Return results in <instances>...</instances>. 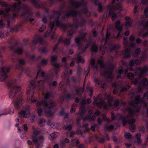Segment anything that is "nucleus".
<instances>
[{
	"label": "nucleus",
	"mask_w": 148,
	"mask_h": 148,
	"mask_svg": "<svg viewBox=\"0 0 148 148\" xmlns=\"http://www.w3.org/2000/svg\"><path fill=\"white\" fill-rule=\"evenodd\" d=\"M61 12L60 11H55L54 12L53 15L49 16V18L51 19L53 18H56V19L53 22H51L49 24L50 27L48 29L46 34L45 35V36H47V34L48 35L51 33L53 28L54 27V22L56 23V26H60L62 27L64 30H65L66 29L67 27H69L70 28L74 27L76 29L78 27L79 25L82 26L86 22V20L85 19L82 18L79 24L78 20L75 18L74 20V23L73 25H71L70 23H68L67 25H66L64 24H63L59 21V18Z\"/></svg>",
	"instance_id": "1"
},
{
	"label": "nucleus",
	"mask_w": 148,
	"mask_h": 148,
	"mask_svg": "<svg viewBox=\"0 0 148 148\" xmlns=\"http://www.w3.org/2000/svg\"><path fill=\"white\" fill-rule=\"evenodd\" d=\"M141 101L140 97L138 96H136L135 97L134 102H132V103L133 107L128 108V115L123 119L122 123L124 126H125L127 122L129 124L131 125L129 127V128L132 132L135 131L134 129L136 128V125L134 124L135 120L133 118L137 116V114L139 113L140 109V107L136 108L134 106L135 104L138 105Z\"/></svg>",
	"instance_id": "2"
},
{
	"label": "nucleus",
	"mask_w": 148,
	"mask_h": 148,
	"mask_svg": "<svg viewBox=\"0 0 148 148\" xmlns=\"http://www.w3.org/2000/svg\"><path fill=\"white\" fill-rule=\"evenodd\" d=\"M50 95V94L48 92H46L44 96V99L40 101H38L37 103V106H42L44 108L45 115L48 117H51L53 116L54 113L51 111L52 108L55 107L56 105L53 101L49 100L48 101H47Z\"/></svg>",
	"instance_id": "3"
},
{
	"label": "nucleus",
	"mask_w": 148,
	"mask_h": 148,
	"mask_svg": "<svg viewBox=\"0 0 148 148\" xmlns=\"http://www.w3.org/2000/svg\"><path fill=\"white\" fill-rule=\"evenodd\" d=\"M15 81H14L8 84V86L11 88V90L9 93V97L11 99L14 97L17 92L21 90L20 86H18L15 84Z\"/></svg>",
	"instance_id": "4"
},
{
	"label": "nucleus",
	"mask_w": 148,
	"mask_h": 148,
	"mask_svg": "<svg viewBox=\"0 0 148 148\" xmlns=\"http://www.w3.org/2000/svg\"><path fill=\"white\" fill-rule=\"evenodd\" d=\"M13 41V38H10L9 41L10 45L9 47L10 50L13 53H16L19 55H21L23 52L22 46L18 47L16 48V45L18 43L16 42H15L13 45H12L11 44Z\"/></svg>",
	"instance_id": "5"
},
{
	"label": "nucleus",
	"mask_w": 148,
	"mask_h": 148,
	"mask_svg": "<svg viewBox=\"0 0 148 148\" xmlns=\"http://www.w3.org/2000/svg\"><path fill=\"white\" fill-rule=\"evenodd\" d=\"M148 72V69L147 67H144L142 69L141 68L138 69L135 73V75L138 76V77L136 78L133 82L135 85L137 84L139 82V80L141 79L140 78L143 75Z\"/></svg>",
	"instance_id": "6"
},
{
	"label": "nucleus",
	"mask_w": 148,
	"mask_h": 148,
	"mask_svg": "<svg viewBox=\"0 0 148 148\" xmlns=\"http://www.w3.org/2000/svg\"><path fill=\"white\" fill-rule=\"evenodd\" d=\"M22 8L23 9V11L21 15V17L27 18V17L31 16L33 15V13L27 4H23Z\"/></svg>",
	"instance_id": "7"
},
{
	"label": "nucleus",
	"mask_w": 148,
	"mask_h": 148,
	"mask_svg": "<svg viewBox=\"0 0 148 148\" xmlns=\"http://www.w3.org/2000/svg\"><path fill=\"white\" fill-rule=\"evenodd\" d=\"M114 67L110 65L106 68L104 72V75L106 78L112 79V73L113 72Z\"/></svg>",
	"instance_id": "8"
},
{
	"label": "nucleus",
	"mask_w": 148,
	"mask_h": 148,
	"mask_svg": "<svg viewBox=\"0 0 148 148\" xmlns=\"http://www.w3.org/2000/svg\"><path fill=\"white\" fill-rule=\"evenodd\" d=\"M8 67H1L0 71V81H4L7 77V74L9 71Z\"/></svg>",
	"instance_id": "9"
},
{
	"label": "nucleus",
	"mask_w": 148,
	"mask_h": 148,
	"mask_svg": "<svg viewBox=\"0 0 148 148\" xmlns=\"http://www.w3.org/2000/svg\"><path fill=\"white\" fill-rule=\"evenodd\" d=\"M127 39L128 38L127 37H124L123 39L124 47L126 48L125 50V53L124 54V57L125 58H130L131 56V50L130 49L127 48L128 46Z\"/></svg>",
	"instance_id": "10"
},
{
	"label": "nucleus",
	"mask_w": 148,
	"mask_h": 148,
	"mask_svg": "<svg viewBox=\"0 0 148 148\" xmlns=\"http://www.w3.org/2000/svg\"><path fill=\"white\" fill-rule=\"evenodd\" d=\"M39 132L37 130H34L33 132V135L32 137V141L36 142V140H42L44 141L45 138L43 136H38L39 134Z\"/></svg>",
	"instance_id": "11"
},
{
	"label": "nucleus",
	"mask_w": 148,
	"mask_h": 148,
	"mask_svg": "<svg viewBox=\"0 0 148 148\" xmlns=\"http://www.w3.org/2000/svg\"><path fill=\"white\" fill-rule=\"evenodd\" d=\"M87 34L86 32L85 33H80V36L79 37L76 38H75V42L77 44L78 46L79 47V50H80L81 49L80 46H81V44L80 41L82 40H83L84 39L85 37Z\"/></svg>",
	"instance_id": "12"
},
{
	"label": "nucleus",
	"mask_w": 148,
	"mask_h": 148,
	"mask_svg": "<svg viewBox=\"0 0 148 148\" xmlns=\"http://www.w3.org/2000/svg\"><path fill=\"white\" fill-rule=\"evenodd\" d=\"M65 15L66 16H72L73 17H75L78 14L81 15L82 12L74 10H70L65 12Z\"/></svg>",
	"instance_id": "13"
},
{
	"label": "nucleus",
	"mask_w": 148,
	"mask_h": 148,
	"mask_svg": "<svg viewBox=\"0 0 148 148\" xmlns=\"http://www.w3.org/2000/svg\"><path fill=\"white\" fill-rule=\"evenodd\" d=\"M84 49H82L81 48V49L79 51H77L78 52L81 51V53H78L77 54V60L76 61V63L78 64L79 63H84L85 62V60L84 58H83L81 56V55L82 53H83L84 51Z\"/></svg>",
	"instance_id": "14"
},
{
	"label": "nucleus",
	"mask_w": 148,
	"mask_h": 148,
	"mask_svg": "<svg viewBox=\"0 0 148 148\" xmlns=\"http://www.w3.org/2000/svg\"><path fill=\"white\" fill-rule=\"evenodd\" d=\"M0 5L3 7L6 8L5 11L6 13H8L10 10V8L9 7L10 6V5L7 4L5 2H3L1 0H0Z\"/></svg>",
	"instance_id": "15"
},
{
	"label": "nucleus",
	"mask_w": 148,
	"mask_h": 148,
	"mask_svg": "<svg viewBox=\"0 0 148 148\" xmlns=\"http://www.w3.org/2000/svg\"><path fill=\"white\" fill-rule=\"evenodd\" d=\"M36 88L35 81L34 80L32 81L29 85V87L27 88V94L29 93V91L31 90V88L33 89H34Z\"/></svg>",
	"instance_id": "16"
},
{
	"label": "nucleus",
	"mask_w": 148,
	"mask_h": 148,
	"mask_svg": "<svg viewBox=\"0 0 148 148\" xmlns=\"http://www.w3.org/2000/svg\"><path fill=\"white\" fill-rule=\"evenodd\" d=\"M39 42L41 44H45L47 43V41H44L43 39L40 37H39L36 40H32V42L34 44H37V42Z\"/></svg>",
	"instance_id": "17"
},
{
	"label": "nucleus",
	"mask_w": 148,
	"mask_h": 148,
	"mask_svg": "<svg viewBox=\"0 0 148 148\" xmlns=\"http://www.w3.org/2000/svg\"><path fill=\"white\" fill-rule=\"evenodd\" d=\"M22 101V97L21 96H19L18 97L17 101L15 102L14 104V107L16 108L18 107L19 105Z\"/></svg>",
	"instance_id": "18"
},
{
	"label": "nucleus",
	"mask_w": 148,
	"mask_h": 148,
	"mask_svg": "<svg viewBox=\"0 0 148 148\" xmlns=\"http://www.w3.org/2000/svg\"><path fill=\"white\" fill-rule=\"evenodd\" d=\"M109 14V15L112 16V21H114V19L116 17V15L114 11L111 9L110 10Z\"/></svg>",
	"instance_id": "19"
},
{
	"label": "nucleus",
	"mask_w": 148,
	"mask_h": 148,
	"mask_svg": "<svg viewBox=\"0 0 148 148\" xmlns=\"http://www.w3.org/2000/svg\"><path fill=\"white\" fill-rule=\"evenodd\" d=\"M94 81L98 85H101V86L102 88H104V83H102V82L100 81L99 78H95Z\"/></svg>",
	"instance_id": "20"
},
{
	"label": "nucleus",
	"mask_w": 148,
	"mask_h": 148,
	"mask_svg": "<svg viewBox=\"0 0 148 148\" xmlns=\"http://www.w3.org/2000/svg\"><path fill=\"white\" fill-rule=\"evenodd\" d=\"M58 132H53L50 135L49 138L51 140L55 139L58 136Z\"/></svg>",
	"instance_id": "21"
},
{
	"label": "nucleus",
	"mask_w": 148,
	"mask_h": 148,
	"mask_svg": "<svg viewBox=\"0 0 148 148\" xmlns=\"http://www.w3.org/2000/svg\"><path fill=\"white\" fill-rule=\"evenodd\" d=\"M19 114H21L23 116V117L25 118L27 117V115L29 114V111L28 110H26L25 111L21 110L19 113Z\"/></svg>",
	"instance_id": "22"
},
{
	"label": "nucleus",
	"mask_w": 148,
	"mask_h": 148,
	"mask_svg": "<svg viewBox=\"0 0 148 148\" xmlns=\"http://www.w3.org/2000/svg\"><path fill=\"white\" fill-rule=\"evenodd\" d=\"M120 21L119 20L117 21L115 23L116 28L118 31H121L122 30V26H119Z\"/></svg>",
	"instance_id": "23"
},
{
	"label": "nucleus",
	"mask_w": 148,
	"mask_h": 148,
	"mask_svg": "<svg viewBox=\"0 0 148 148\" xmlns=\"http://www.w3.org/2000/svg\"><path fill=\"white\" fill-rule=\"evenodd\" d=\"M29 1L36 8H39L40 7V6L37 0H29Z\"/></svg>",
	"instance_id": "24"
},
{
	"label": "nucleus",
	"mask_w": 148,
	"mask_h": 148,
	"mask_svg": "<svg viewBox=\"0 0 148 148\" xmlns=\"http://www.w3.org/2000/svg\"><path fill=\"white\" fill-rule=\"evenodd\" d=\"M75 92L77 95H78L79 94H81L83 92H82V89L81 87L78 88L73 92L74 93Z\"/></svg>",
	"instance_id": "25"
},
{
	"label": "nucleus",
	"mask_w": 148,
	"mask_h": 148,
	"mask_svg": "<svg viewBox=\"0 0 148 148\" xmlns=\"http://www.w3.org/2000/svg\"><path fill=\"white\" fill-rule=\"evenodd\" d=\"M75 32V31L73 29L69 30L67 33V36L70 37V38H71Z\"/></svg>",
	"instance_id": "26"
},
{
	"label": "nucleus",
	"mask_w": 148,
	"mask_h": 148,
	"mask_svg": "<svg viewBox=\"0 0 148 148\" xmlns=\"http://www.w3.org/2000/svg\"><path fill=\"white\" fill-rule=\"evenodd\" d=\"M98 50L97 46L95 44H93L91 45V51L94 53H96L97 52Z\"/></svg>",
	"instance_id": "27"
},
{
	"label": "nucleus",
	"mask_w": 148,
	"mask_h": 148,
	"mask_svg": "<svg viewBox=\"0 0 148 148\" xmlns=\"http://www.w3.org/2000/svg\"><path fill=\"white\" fill-rule=\"evenodd\" d=\"M114 128V126L113 125H111L109 126L106 125L104 127V130L105 131H106L108 130H112Z\"/></svg>",
	"instance_id": "28"
},
{
	"label": "nucleus",
	"mask_w": 148,
	"mask_h": 148,
	"mask_svg": "<svg viewBox=\"0 0 148 148\" xmlns=\"http://www.w3.org/2000/svg\"><path fill=\"white\" fill-rule=\"evenodd\" d=\"M140 48H137L136 50L134 53L133 54V56L134 57L137 56L140 54Z\"/></svg>",
	"instance_id": "29"
},
{
	"label": "nucleus",
	"mask_w": 148,
	"mask_h": 148,
	"mask_svg": "<svg viewBox=\"0 0 148 148\" xmlns=\"http://www.w3.org/2000/svg\"><path fill=\"white\" fill-rule=\"evenodd\" d=\"M38 140H36V142L32 141L34 144L36 145V148H40L43 146L42 143H39L38 142Z\"/></svg>",
	"instance_id": "30"
},
{
	"label": "nucleus",
	"mask_w": 148,
	"mask_h": 148,
	"mask_svg": "<svg viewBox=\"0 0 148 148\" xmlns=\"http://www.w3.org/2000/svg\"><path fill=\"white\" fill-rule=\"evenodd\" d=\"M76 133L77 135H81L82 137L84 138H85V135L83 134L82 132L79 129H78L76 131Z\"/></svg>",
	"instance_id": "31"
},
{
	"label": "nucleus",
	"mask_w": 148,
	"mask_h": 148,
	"mask_svg": "<svg viewBox=\"0 0 148 148\" xmlns=\"http://www.w3.org/2000/svg\"><path fill=\"white\" fill-rule=\"evenodd\" d=\"M114 9L115 10H118L119 11H121V3L120 2H119L118 4H116V5L114 7Z\"/></svg>",
	"instance_id": "32"
},
{
	"label": "nucleus",
	"mask_w": 148,
	"mask_h": 148,
	"mask_svg": "<svg viewBox=\"0 0 148 148\" xmlns=\"http://www.w3.org/2000/svg\"><path fill=\"white\" fill-rule=\"evenodd\" d=\"M82 11L87 16H89L90 15V13L88 11L87 9L86 8H84L82 10Z\"/></svg>",
	"instance_id": "33"
},
{
	"label": "nucleus",
	"mask_w": 148,
	"mask_h": 148,
	"mask_svg": "<svg viewBox=\"0 0 148 148\" xmlns=\"http://www.w3.org/2000/svg\"><path fill=\"white\" fill-rule=\"evenodd\" d=\"M110 34L108 32V30L107 31L106 38H103L102 40V41H105V44L107 42V41L108 38L110 37Z\"/></svg>",
	"instance_id": "34"
},
{
	"label": "nucleus",
	"mask_w": 148,
	"mask_h": 148,
	"mask_svg": "<svg viewBox=\"0 0 148 148\" xmlns=\"http://www.w3.org/2000/svg\"><path fill=\"white\" fill-rule=\"evenodd\" d=\"M63 42L66 45H69L70 43V38L64 39L63 40Z\"/></svg>",
	"instance_id": "35"
},
{
	"label": "nucleus",
	"mask_w": 148,
	"mask_h": 148,
	"mask_svg": "<svg viewBox=\"0 0 148 148\" xmlns=\"http://www.w3.org/2000/svg\"><path fill=\"white\" fill-rule=\"evenodd\" d=\"M82 69L79 66H78L77 70V74L79 77H80L81 75Z\"/></svg>",
	"instance_id": "36"
},
{
	"label": "nucleus",
	"mask_w": 148,
	"mask_h": 148,
	"mask_svg": "<svg viewBox=\"0 0 148 148\" xmlns=\"http://www.w3.org/2000/svg\"><path fill=\"white\" fill-rule=\"evenodd\" d=\"M63 128L64 130H67L69 131H70L72 129V126L71 125H70L68 126H64L63 127Z\"/></svg>",
	"instance_id": "37"
},
{
	"label": "nucleus",
	"mask_w": 148,
	"mask_h": 148,
	"mask_svg": "<svg viewBox=\"0 0 148 148\" xmlns=\"http://www.w3.org/2000/svg\"><path fill=\"white\" fill-rule=\"evenodd\" d=\"M127 77L130 80L133 79L134 78V75L130 73H129L128 74Z\"/></svg>",
	"instance_id": "38"
},
{
	"label": "nucleus",
	"mask_w": 148,
	"mask_h": 148,
	"mask_svg": "<svg viewBox=\"0 0 148 148\" xmlns=\"http://www.w3.org/2000/svg\"><path fill=\"white\" fill-rule=\"evenodd\" d=\"M37 112L38 113V115L39 116H40L42 112V109L40 107H38L37 109Z\"/></svg>",
	"instance_id": "39"
},
{
	"label": "nucleus",
	"mask_w": 148,
	"mask_h": 148,
	"mask_svg": "<svg viewBox=\"0 0 148 148\" xmlns=\"http://www.w3.org/2000/svg\"><path fill=\"white\" fill-rule=\"evenodd\" d=\"M39 50L42 51L45 53H47L48 52V50L45 47L41 48L39 49Z\"/></svg>",
	"instance_id": "40"
},
{
	"label": "nucleus",
	"mask_w": 148,
	"mask_h": 148,
	"mask_svg": "<svg viewBox=\"0 0 148 148\" xmlns=\"http://www.w3.org/2000/svg\"><path fill=\"white\" fill-rule=\"evenodd\" d=\"M60 123H53L51 125V126L52 127L54 128H58L60 125Z\"/></svg>",
	"instance_id": "41"
},
{
	"label": "nucleus",
	"mask_w": 148,
	"mask_h": 148,
	"mask_svg": "<svg viewBox=\"0 0 148 148\" xmlns=\"http://www.w3.org/2000/svg\"><path fill=\"white\" fill-rule=\"evenodd\" d=\"M44 84V83L43 80H40L38 82V86L40 88H43Z\"/></svg>",
	"instance_id": "42"
},
{
	"label": "nucleus",
	"mask_w": 148,
	"mask_h": 148,
	"mask_svg": "<svg viewBox=\"0 0 148 148\" xmlns=\"http://www.w3.org/2000/svg\"><path fill=\"white\" fill-rule=\"evenodd\" d=\"M90 70V68L89 66L86 67L84 68V71L86 73L88 71V72L87 73L86 75V77H85V79H86V76L88 75V73L89 72Z\"/></svg>",
	"instance_id": "43"
},
{
	"label": "nucleus",
	"mask_w": 148,
	"mask_h": 148,
	"mask_svg": "<svg viewBox=\"0 0 148 148\" xmlns=\"http://www.w3.org/2000/svg\"><path fill=\"white\" fill-rule=\"evenodd\" d=\"M88 120L90 122L95 121V119L93 116H92L90 115H88Z\"/></svg>",
	"instance_id": "44"
},
{
	"label": "nucleus",
	"mask_w": 148,
	"mask_h": 148,
	"mask_svg": "<svg viewBox=\"0 0 148 148\" xmlns=\"http://www.w3.org/2000/svg\"><path fill=\"white\" fill-rule=\"evenodd\" d=\"M125 137L127 139H130L132 137V135L129 133H126L125 135Z\"/></svg>",
	"instance_id": "45"
},
{
	"label": "nucleus",
	"mask_w": 148,
	"mask_h": 148,
	"mask_svg": "<svg viewBox=\"0 0 148 148\" xmlns=\"http://www.w3.org/2000/svg\"><path fill=\"white\" fill-rule=\"evenodd\" d=\"M18 62L20 64L19 66H20V65H23L25 64V62L24 60L23 59H20L18 60Z\"/></svg>",
	"instance_id": "46"
},
{
	"label": "nucleus",
	"mask_w": 148,
	"mask_h": 148,
	"mask_svg": "<svg viewBox=\"0 0 148 148\" xmlns=\"http://www.w3.org/2000/svg\"><path fill=\"white\" fill-rule=\"evenodd\" d=\"M97 63L98 64H99L101 67H103L104 66V64L103 62L101 60H99L97 61Z\"/></svg>",
	"instance_id": "47"
},
{
	"label": "nucleus",
	"mask_w": 148,
	"mask_h": 148,
	"mask_svg": "<svg viewBox=\"0 0 148 148\" xmlns=\"http://www.w3.org/2000/svg\"><path fill=\"white\" fill-rule=\"evenodd\" d=\"M132 23L130 21H126L125 25L127 27H128L131 26Z\"/></svg>",
	"instance_id": "48"
},
{
	"label": "nucleus",
	"mask_w": 148,
	"mask_h": 148,
	"mask_svg": "<svg viewBox=\"0 0 148 148\" xmlns=\"http://www.w3.org/2000/svg\"><path fill=\"white\" fill-rule=\"evenodd\" d=\"M142 82L144 85L146 86L148 84L147 79L146 78H144L142 81Z\"/></svg>",
	"instance_id": "49"
},
{
	"label": "nucleus",
	"mask_w": 148,
	"mask_h": 148,
	"mask_svg": "<svg viewBox=\"0 0 148 148\" xmlns=\"http://www.w3.org/2000/svg\"><path fill=\"white\" fill-rule=\"evenodd\" d=\"M84 108H83L79 113L80 115V116L81 117H82L84 116Z\"/></svg>",
	"instance_id": "50"
},
{
	"label": "nucleus",
	"mask_w": 148,
	"mask_h": 148,
	"mask_svg": "<svg viewBox=\"0 0 148 148\" xmlns=\"http://www.w3.org/2000/svg\"><path fill=\"white\" fill-rule=\"evenodd\" d=\"M100 113V112L98 110H97L94 114V116L96 117L98 116Z\"/></svg>",
	"instance_id": "51"
},
{
	"label": "nucleus",
	"mask_w": 148,
	"mask_h": 148,
	"mask_svg": "<svg viewBox=\"0 0 148 148\" xmlns=\"http://www.w3.org/2000/svg\"><path fill=\"white\" fill-rule=\"evenodd\" d=\"M52 65L54 67L57 69L59 68L60 67V66L58 64L56 63H53L52 64Z\"/></svg>",
	"instance_id": "52"
},
{
	"label": "nucleus",
	"mask_w": 148,
	"mask_h": 148,
	"mask_svg": "<svg viewBox=\"0 0 148 148\" xmlns=\"http://www.w3.org/2000/svg\"><path fill=\"white\" fill-rule=\"evenodd\" d=\"M57 58L56 57L54 56H52L51 57V61L52 62H53L54 61H56Z\"/></svg>",
	"instance_id": "53"
},
{
	"label": "nucleus",
	"mask_w": 148,
	"mask_h": 148,
	"mask_svg": "<svg viewBox=\"0 0 148 148\" xmlns=\"http://www.w3.org/2000/svg\"><path fill=\"white\" fill-rule=\"evenodd\" d=\"M91 64L92 66H95V68H97V65H95V61L93 59L91 60Z\"/></svg>",
	"instance_id": "54"
},
{
	"label": "nucleus",
	"mask_w": 148,
	"mask_h": 148,
	"mask_svg": "<svg viewBox=\"0 0 148 148\" xmlns=\"http://www.w3.org/2000/svg\"><path fill=\"white\" fill-rule=\"evenodd\" d=\"M46 27L45 26L42 25L39 29V31L40 32H43L45 29Z\"/></svg>",
	"instance_id": "55"
},
{
	"label": "nucleus",
	"mask_w": 148,
	"mask_h": 148,
	"mask_svg": "<svg viewBox=\"0 0 148 148\" xmlns=\"http://www.w3.org/2000/svg\"><path fill=\"white\" fill-rule=\"evenodd\" d=\"M102 103L101 102H96L95 105L96 106L99 108L101 107Z\"/></svg>",
	"instance_id": "56"
},
{
	"label": "nucleus",
	"mask_w": 148,
	"mask_h": 148,
	"mask_svg": "<svg viewBox=\"0 0 148 148\" xmlns=\"http://www.w3.org/2000/svg\"><path fill=\"white\" fill-rule=\"evenodd\" d=\"M45 122L44 120H41L39 122V125L40 126H42L44 125Z\"/></svg>",
	"instance_id": "57"
},
{
	"label": "nucleus",
	"mask_w": 148,
	"mask_h": 148,
	"mask_svg": "<svg viewBox=\"0 0 148 148\" xmlns=\"http://www.w3.org/2000/svg\"><path fill=\"white\" fill-rule=\"evenodd\" d=\"M99 6L98 10L99 12H101L102 10V7L101 4H98Z\"/></svg>",
	"instance_id": "58"
},
{
	"label": "nucleus",
	"mask_w": 148,
	"mask_h": 148,
	"mask_svg": "<svg viewBox=\"0 0 148 148\" xmlns=\"http://www.w3.org/2000/svg\"><path fill=\"white\" fill-rule=\"evenodd\" d=\"M119 101L118 100L115 101L113 104L114 106H117L119 105Z\"/></svg>",
	"instance_id": "59"
},
{
	"label": "nucleus",
	"mask_w": 148,
	"mask_h": 148,
	"mask_svg": "<svg viewBox=\"0 0 148 148\" xmlns=\"http://www.w3.org/2000/svg\"><path fill=\"white\" fill-rule=\"evenodd\" d=\"M23 127L24 131L25 132L27 131L28 130L27 124H24Z\"/></svg>",
	"instance_id": "60"
},
{
	"label": "nucleus",
	"mask_w": 148,
	"mask_h": 148,
	"mask_svg": "<svg viewBox=\"0 0 148 148\" xmlns=\"http://www.w3.org/2000/svg\"><path fill=\"white\" fill-rule=\"evenodd\" d=\"M65 143L64 140H61L60 142V145L61 147H63L65 145Z\"/></svg>",
	"instance_id": "61"
},
{
	"label": "nucleus",
	"mask_w": 148,
	"mask_h": 148,
	"mask_svg": "<svg viewBox=\"0 0 148 148\" xmlns=\"http://www.w3.org/2000/svg\"><path fill=\"white\" fill-rule=\"evenodd\" d=\"M134 60H132L129 63V65L130 66H132L134 65Z\"/></svg>",
	"instance_id": "62"
},
{
	"label": "nucleus",
	"mask_w": 148,
	"mask_h": 148,
	"mask_svg": "<svg viewBox=\"0 0 148 148\" xmlns=\"http://www.w3.org/2000/svg\"><path fill=\"white\" fill-rule=\"evenodd\" d=\"M41 63L43 64H46L47 63V60L43 59L41 62Z\"/></svg>",
	"instance_id": "63"
},
{
	"label": "nucleus",
	"mask_w": 148,
	"mask_h": 148,
	"mask_svg": "<svg viewBox=\"0 0 148 148\" xmlns=\"http://www.w3.org/2000/svg\"><path fill=\"white\" fill-rule=\"evenodd\" d=\"M77 148H85L84 145L83 144H81L77 146Z\"/></svg>",
	"instance_id": "64"
}]
</instances>
